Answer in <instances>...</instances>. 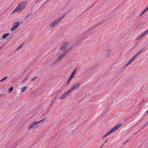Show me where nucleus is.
Listing matches in <instances>:
<instances>
[{
  "label": "nucleus",
  "instance_id": "f257e3e1",
  "mask_svg": "<svg viewBox=\"0 0 148 148\" xmlns=\"http://www.w3.org/2000/svg\"><path fill=\"white\" fill-rule=\"evenodd\" d=\"M27 4V2L26 1L20 2L15 9L12 12V13L22 11L25 8Z\"/></svg>",
  "mask_w": 148,
  "mask_h": 148
},
{
  "label": "nucleus",
  "instance_id": "f03ea898",
  "mask_svg": "<svg viewBox=\"0 0 148 148\" xmlns=\"http://www.w3.org/2000/svg\"><path fill=\"white\" fill-rule=\"evenodd\" d=\"M71 49V47L69 49H67L64 52L59 56L54 62V64H56L58 62L64 58L67 53H68Z\"/></svg>",
  "mask_w": 148,
  "mask_h": 148
},
{
  "label": "nucleus",
  "instance_id": "7ed1b4c3",
  "mask_svg": "<svg viewBox=\"0 0 148 148\" xmlns=\"http://www.w3.org/2000/svg\"><path fill=\"white\" fill-rule=\"evenodd\" d=\"M71 47V49L73 48V46L68 42H65L62 44V45L60 48V50L62 51L66 49H69Z\"/></svg>",
  "mask_w": 148,
  "mask_h": 148
},
{
  "label": "nucleus",
  "instance_id": "20e7f679",
  "mask_svg": "<svg viewBox=\"0 0 148 148\" xmlns=\"http://www.w3.org/2000/svg\"><path fill=\"white\" fill-rule=\"evenodd\" d=\"M143 50H142L138 52L125 65V67H126L130 63H132L133 61L135 60L136 58L137 57L143 52Z\"/></svg>",
  "mask_w": 148,
  "mask_h": 148
},
{
  "label": "nucleus",
  "instance_id": "39448f33",
  "mask_svg": "<svg viewBox=\"0 0 148 148\" xmlns=\"http://www.w3.org/2000/svg\"><path fill=\"white\" fill-rule=\"evenodd\" d=\"M122 125V124L121 123H119L115 126L112 129L110 130L108 132L107 134L105 135L103 137V138H104L108 136L109 134H111L112 132H114L116 130L118 129L119 127L121 126Z\"/></svg>",
  "mask_w": 148,
  "mask_h": 148
},
{
  "label": "nucleus",
  "instance_id": "423d86ee",
  "mask_svg": "<svg viewBox=\"0 0 148 148\" xmlns=\"http://www.w3.org/2000/svg\"><path fill=\"white\" fill-rule=\"evenodd\" d=\"M63 17H59L52 21L49 25V26L51 27L56 26L62 21Z\"/></svg>",
  "mask_w": 148,
  "mask_h": 148
},
{
  "label": "nucleus",
  "instance_id": "0eeeda50",
  "mask_svg": "<svg viewBox=\"0 0 148 148\" xmlns=\"http://www.w3.org/2000/svg\"><path fill=\"white\" fill-rule=\"evenodd\" d=\"M45 119H43L39 121H34L32 122L30 125L28 127V130H30L31 128H32L34 127L38 124L42 122L43 121H44Z\"/></svg>",
  "mask_w": 148,
  "mask_h": 148
},
{
  "label": "nucleus",
  "instance_id": "6e6552de",
  "mask_svg": "<svg viewBox=\"0 0 148 148\" xmlns=\"http://www.w3.org/2000/svg\"><path fill=\"white\" fill-rule=\"evenodd\" d=\"M70 92L68 90L65 93H64L61 96L59 97V99L61 100H63L67 97L70 93Z\"/></svg>",
  "mask_w": 148,
  "mask_h": 148
},
{
  "label": "nucleus",
  "instance_id": "1a4fd4ad",
  "mask_svg": "<svg viewBox=\"0 0 148 148\" xmlns=\"http://www.w3.org/2000/svg\"><path fill=\"white\" fill-rule=\"evenodd\" d=\"M14 23L15 25L13 26V27L11 29L12 31H13L15 30L20 25V22L19 21H16Z\"/></svg>",
  "mask_w": 148,
  "mask_h": 148
},
{
  "label": "nucleus",
  "instance_id": "9d476101",
  "mask_svg": "<svg viewBox=\"0 0 148 148\" xmlns=\"http://www.w3.org/2000/svg\"><path fill=\"white\" fill-rule=\"evenodd\" d=\"M80 83H79L78 84H77L75 85H74L69 90V91L70 92H71L73 90H75L79 86H80Z\"/></svg>",
  "mask_w": 148,
  "mask_h": 148
},
{
  "label": "nucleus",
  "instance_id": "9b49d317",
  "mask_svg": "<svg viewBox=\"0 0 148 148\" xmlns=\"http://www.w3.org/2000/svg\"><path fill=\"white\" fill-rule=\"evenodd\" d=\"M107 53L106 54V56L107 57H109L110 56L111 52V50L110 49H108L107 50Z\"/></svg>",
  "mask_w": 148,
  "mask_h": 148
},
{
  "label": "nucleus",
  "instance_id": "f8f14e48",
  "mask_svg": "<svg viewBox=\"0 0 148 148\" xmlns=\"http://www.w3.org/2000/svg\"><path fill=\"white\" fill-rule=\"evenodd\" d=\"M9 34L8 33L5 34L4 35H3L1 38L4 39L5 38L8 36H9Z\"/></svg>",
  "mask_w": 148,
  "mask_h": 148
},
{
  "label": "nucleus",
  "instance_id": "ddd939ff",
  "mask_svg": "<svg viewBox=\"0 0 148 148\" xmlns=\"http://www.w3.org/2000/svg\"><path fill=\"white\" fill-rule=\"evenodd\" d=\"M144 35L143 34H142L140 36H138L137 38V40H138L141 39Z\"/></svg>",
  "mask_w": 148,
  "mask_h": 148
},
{
  "label": "nucleus",
  "instance_id": "4468645a",
  "mask_svg": "<svg viewBox=\"0 0 148 148\" xmlns=\"http://www.w3.org/2000/svg\"><path fill=\"white\" fill-rule=\"evenodd\" d=\"M27 86H24L22 87V88H21V91L22 92H24L25 90L26 89Z\"/></svg>",
  "mask_w": 148,
  "mask_h": 148
},
{
  "label": "nucleus",
  "instance_id": "2eb2a0df",
  "mask_svg": "<svg viewBox=\"0 0 148 148\" xmlns=\"http://www.w3.org/2000/svg\"><path fill=\"white\" fill-rule=\"evenodd\" d=\"M7 78H8V77L7 76H6V77H4L3 78H2V79L0 81V82L6 80Z\"/></svg>",
  "mask_w": 148,
  "mask_h": 148
},
{
  "label": "nucleus",
  "instance_id": "dca6fc26",
  "mask_svg": "<svg viewBox=\"0 0 148 148\" xmlns=\"http://www.w3.org/2000/svg\"><path fill=\"white\" fill-rule=\"evenodd\" d=\"M13 88L12 87H10V88H9V91L10 92H11L13 90Z\"/></svg>",
  "mask_w": 148,
  "mask_h": 148
},
{
  "label": "nucleus",
  "instance_id": "f3484780",
  "mask_svg": "<svg viewBox=\"0 0 148 148\" xmlns=\"http://www.w3.org/2000/svg\"><path fill=\"white\" fill-rule=\"evenodd\" d=\"M75 75V74L72 73L71 74V76L70 77V79H72V78H73L74 76Z\"/></svg>",
  "mask_w": 148,
  "mask_h": 148
},
{
  "label": "nucleus",
  "instance_id": "a211bd4d",
  "mask_svg": "<svg viewBox=\"0 0 148 148\" xmlns=\"http://www.w3.org/2000/svg\"><path fill=\"white\" fill-rule=\"evenodd\" d=\"M23 46V44H21L20 46L18 47L16 49V50H18L21 49Z\"/></svg>",
  "mask_w": 148,
  "mask_h": 148
},
{
  "label": "nucleus",
  "instance_id": "6ab92c4d",
  "mask_svg": "<svg viewBox=\"0 0 148 148\" xmlns=\"http://www.w3.org/2000/svg\"><path fill=\"white\" fill-rule=\"evenodd\" d=\"M148 32V29L146 30L143 33V35H146L147 33V32Z\"/></svg>",
  "mask_w": 148,
  "mask_h": 148
},
{
  "label": "nucleus",
  "instance_id": "aec40b11",
  "mask_svg": "<svg viewBox=\"0 0 148 148\" xmlns=\"http://www.w3.org/2000/svg\"><path fill=\"white\" fill-rule=\"evenodd\" d=\"M148 10V8L146 9L141 14V15H142L145 12H146L147 10Z\"/></svg>",
  "mask_w": 148,
  "mask_h": 148
},
{
  "label": "nucleus",
  "instance_id": "412c9836",
  "mask_svg": "<svg viewBox=\"0 0 148 148\" xmlns=\"http://www.w3.org/2000/svg\"><path fill=\"white\" fill-rule=\"evenodd\" d=\"M76 69H77V68L75 69L72 72V73L75 74V72L76 71Z\"/></svg>",
  "mask_w": 148,
  "mask_h": 148
},
{
  "label": "nucleus",
  "instance_id": "4be33fe9",
  "mask_svg": "<svg viewBox=\"0 0 148 148\" xmlns=\"http://www.w3.org/2000/svg\"><path fill=\"white\" fill-rule=\"evenodd\" d=\"M37 78V77H34V78L32 79H31V81H34L35 79H36Z\"/></svg>",
  "mask_w": 148,
  "mask_h": 148
},
{
  "label": "nucleus",
  "instance_id": "5701e85b",
  "mask_svg": "<svg viewBox=\"0 0 148 148\" xmlns=\"http://www.w3.org/2000/svg\"><path fill=\"white\" fill-rule=\"evenodd\" d=\"M71 79H70V78H69V79L68 80V82H67L68 84L69 83V82H70V81H71Z\"/></svg>",
  "mask_w": 148,
  "mask_h": 148
},
{
  "label": "nucleus",
  "instance_id": "b1692460",
  "mask_svg": "<svg viewBox=\"0 0 148 148\" xmlns=\"http://www.w3.org/2000/svg\"><path fill=\"white\" fill-rule=\"evenodd\" d=\"M54 64V62H53V63H52V64H50V66H53L54 64Z\"/></svg>",
  "mask_w": 148,
  "mask_h": 148
},
{
  "label": "nucleus",
  "instance_id": "393cba45",
  "mask_svg": "<svg viewBox=\"0 0 148 148\" xmlns=\"http://www.w3.org/2000/svg\"><path fill=\"white\" fill-rule=\"evenodd\" d=\"M3 46H1V47H0V50L1 49H2V48H3Z\"/></svg>",
  "mask_w": 148,
  "mask_h": 148
},
{
  "label": "nucleus",
  "instance_id": "a878e982",
  "mask_svg": "<svg viewBox=\"0 0 148 148\" xmlns=\"http://www.w3.org/2000/svg\"><path fill=\"white\" fill-rule=\"evenodd\" d=\"M29 16V15H27L26 16V18H27V17H28Z\"/></svg>",
  "mask_w": 148,
  "mask_h": 148
},
{
  "label": "nucleus",
  "instance_id": "bb28decb",
  "mask_svg": "<svg viewBox=\"0 0 148 148\" xmlns=\"http://www.w3.org/2000/svg\"><path fill=\"white\" fill-rule=\"evenodd\" d=\"M107 140H106L105 142L104 143H106V142H107Z\"/></svg>",
  "mask_w": 148,
  "mask_h": 148
},
{
  "label": "nucleus",
  "instance_id": "cd10ccee",
  "mask_svg": "<svg viewBox=\"0 0 148 148\" xmlns=\"http://www.w3.org/2000/svg\"><path fill=\"white\" fill-rule=\"evenodd\" d=\"M147 113H148V110L147 111Z\"/></svg>",
  "mask_w": 148,
  "mask_h": 148
}]
</instances>
